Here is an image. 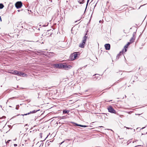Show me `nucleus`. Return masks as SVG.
Segmentation results:
<instances>
[{
  "label": "nucleus",
  "instance_id": "obj_1",
  "mask_svg": "<svg viewBox=\"0 0 147 147\" xmlns=\"http://www.w3.org/2000/svg\"><path fill=\"white\" fill-rule=\"evenodd\" d=\"M79 54V52L74 53L70 56V58L72 60H73L78 57V55Z\"/></svg>",
  "mask_w": 147,
  "mask_h": 147
},
{
  "label": "nucleus",
  "instance_id": "obj_2",
  "mask_svg": "<svg viewBox=\"0 0 147 147\" xmlns=\"http://www.w3.org/2000/svg\"><path fill=\"white\" fill-rule=\"evenodd\" d=\"M87 37L86 36H85L84 38L82 40V43H80L79 45V47L81 48H84V45H85L86 40L87 39Z\"/></svg>",
  "mask_w": 147,
  "mask_h": 147
},
{
  "label": "nucleus",
  "instance_id": "obj_3",
  "mask_svg": "<svg viewBox=\"0 0 147 147\" xmlns=\"http://www.w3.org/2000/svg\"><path fill=\"white\" fill-rule=\"evenodd\" d=\"M54 66L56 68H63V65L61 63L56 64L54 65Z\"/></svg>",
  "mask_w": 147,
  "mask_h": 147
},
{
  "label": "nucleus",
  "instance_id": "obj_4",
  "mask_svg": "<svg viewBox=\"0 0 147 147\" xmlns=\"http://www.w3.org/2000/svg\"><path fill=\"white\" fill-rule=\"evenodd\" d=\"M16 7L17 8H20L22 5V4L21 2H17L15 4Z\"/></svg>",
  "mask_w": 147,
  "mask_h": 147
},
{
  "label": "nucleus",
  "instance_id": "obj_5",
  "mask_svg": "<svg viewBox=\"0 0 147 147\" xmlns=\"http://www.w3.org/2000/svg\"><path fill=\"white\" fill-rule=\"evenodd\" d=\"M108 109L109 110V111L111 113H115L116 111H115L113 109V108L111 107H109L108 108Z\"/></svg>",
  "mask_w": 147,
  "mask_h": 147
},
{
  "label": "nucleus",
  "instance_id": "obj_6",
  "mask_svg": "<svg viewBox=\"0 0 147 147\" xmlns=\"http://www.w3.org/2000/svg\"><path fill=\"white\" fill-rule=\"evenodd\" d=\"M71 65H63V68H64L65 69H68L71 68Z\"/></svg>",
  "mask_w": 147,
  "mask_h": 147
},
{
  "label": "nucleus",
  "instance_id": "obj_7",
  "mask_svg": "<svg viewBox=\"0 0 147 147\" xmlns=\"http://www.w3.org/2000/svg\"><path fill=\"white\" fill-rule=\"evenodd\" d=\"M105 49L107 50H109L110 49V45L109 44H106L105 45Z\"/></svg>",
  "mask_w": 147,
  "mask_h": 147
},
{
  "label": "nucleus",
  "instance_id": "obj_8",
  "mask_svg": "<svg viewBox=\"0 0 147 147\" xmlns=\"http://www.w3.org/2000/svg\"><path fill=\"white\" fill-rule=\"evenodd\" d=\"M11 73L12 74L17 75L18 76L20 75V72H18L17 71H12V72H11Z\"/></svg>",
  "mask_w": 147,
  "mask_h": 147
},
{
  "label": "nucleus",
  "instance_id": "obj_9",
  "mask_svg": "<svg viewBox=\"0 0 147 147\" xmlns=\"http://www.w3.org/2000/svg\"><path fill=\"white\" fill-rule=\"evenodd\" d=\"M39 110H36V111L34 110L32 111H31L30 113H27V114H26L24 115H29V114H31V113H36L37 111H38Z\"/></svg>",
  "mask_w": 147,
  "mask_h": 147
},
{
  "label": "nucleus",
  "instance_id": "obj_10",
  "mask_svg": "<svg viewBox=\"0 0 147 147\" xmlns=\"http://www.w3.org/2000/svg\"><path fill=\"white\" fill-rule=\"evenodd\" d=\"M26 74L24 73H22L21 72H20V75L19 76H21L22 77H24L26 76Z\"/></svg>",
  "mask_w": 147,
  "mask_h": 147
},
{
  "label": "nucleus",
  "instance_id": "obj_11",
  "mask_svg": "<svg viewBox=\"0 0 147 147\" xmlns=\"http://www.w3.org/2000/svg\"><path fill=\"white\" fill-rule=\"evenodd\" d=\"M69 111H67L66 110H64L63 111V113H69Z\"/></svg>",
  "mask_w": 147,
  "mask_h": 147
},
{
  "label": "nucleus",
  "instance_id": "obj_12",
  "mask_svg": "<svg viewBox=\"0 0 147 147\" xmlns=\"http://www.w3.org/2000/svg\"><path fill=\"white\" fill-rule=\"evenodd\" d=\"M134 41V39L133 38H131L130 40V43L133 42Z\"/></svg>",
  "mask_w": 147,
  "mask_h": 147
},
{
  "label": "nucleus",
  "instance_id": "obj_13",
  "mask_svg": "<svg viewBox=\"0 0 147 147\" xmlns=\"http://www.w3.org/2000/svg\"><path fill=\"white\" fill-rule=\"evenodd\" d=\"M76 125L77 126H80V127H87V126H86V125H78V124H76Z\"/></svg>",
  "mask_w": 147,
  "mask_h": 147
},
{
  "label": "nucleus",
  "instance_id": "obj_14",
  "mask_svg": "<svg viewBox=\"0 0 147 147\" xmlns=\"http://www.w3.org/2000/svg\"><path fill=\"white\" fill-rule=\"evenodd\" d=\"M4 7V6L2 4H0V8L1 9H2Z\"/></svg>",
  "mask_w": 147,
  "mask_h": 147
},
{
  "label": "nucleus",
  "instance_id": "obj_15",
  "mask_svg": "<svg viewBox=\"0 0 147 147\" xmlns=\"http://www.w3.org/2000/svg\"><path fill=\"white\" fill-rule=\"evenodd\" d=\"M130 43L129 42H128L127 44L124 47V48H127L128 47V46L130 44Z\"/></svg>",
  "mask_w": 147,
  "mask_h": 147
},
{
  "label": "nucleus",
  "instance_id": "obj_16",
  "mask_svg": "<svg viewBox=\"0 0 147 147\" xmlns=\"http://www.w3.org/2000/svg\"><path fill=\"white\" fill-rule=\"evenodd\" d=\"M126 51H127V49H126V48H125V49L123 50L122 52L125 53V52H126Z\"/></svg>",
  "mask_w": 147,
  "mask_h": 147
},
{
  "label": "nucleus",
  "instance_id": "obj_17",
  "mask_svg": "<svg viewBox=\"0 0 147 147\" xmlns=\"http://www.w3.org/2000/svg\"><path fill=\"white\" fill-rule=\"evenodd\" d=\"M6 117L5 116H3V117H2L0 118V119H4Z\"/></svg>",
  "mask_w": 147,
  "mask_h": 147
},
{
  "label": "nucleus",
  "instance_id": "obj_18",
  "mask_svg": "<svg viewBox=\"0 0 147 147\" xmlns=\"http://www.w3.org/2000/svg\"><path fill=\"white\" fill-rule=\"evenodd\" d=\"M18 106H16V109H18Z\"/></svg>",
  "mask_w": 147,
  "mask_h": 147
},
{
  "label": "nucleus",
  "instance_id": "obj_19",
  "mask_svg": "<svg viewBox=\"0 0 147 147\" xmlns=\"http://www.w3.org/2000/svg\"><path fill=\"white\" fill-rule=\"evenodd\" d=\"M0 20L1 22L2 20H1V17H0Z\"/></svg>",
  "mask_w": 147,
  "mask_h": 147
},
{
  "label": "nucleus",
  "instance_id": "obj_20",
  "mask_svg": "<svg viewBox=\"0 0 147 147\" xmlns=\"http://www.w3.org/2000/svg\"><path fill=\"white\" fill-rule=\"evenodd\" d=\"M14 146H17V145L16 144H14Z\"/></svg>",
  "mask_w": 147,
  "mask_h": 147
},
{
  "label": "nucleus",
  "instance_id": "obj_21",
  "mask_svg": "<svg viewBox=\"0 0 147 147\" xmlns=\"http://www.w3.org/2000/svg\"><path fill=\"white\" fill-rule=\"evenodd\" d=\"M78 2L79 3H80V4H82V2H80L79 1H78Z\"/></svg>",
  "mask_w": 147,
  "mask_h": 147
},
{
  "label": "nucleus",
  "instance_id": "obj_22",
  "mask_svg": "<svg viewBox=\"0 0 147 147\" xmlns=\"http://www.w3.org/2000/svg\"><path fill=\"white\" fill-rule=\"evenodd\" d=\"M10 141V140H8L7 141V143H9V141Z\"/></svg>",
  "mask_w": 147,
  "mask_h": 147
},
{
  "label": "nucleus",
  "instance_id": "obj_23",
  "mask_svg": "<svg viewBox=\"0 0 147 147\" xmlns=\"http://www.w3.org/2000/svg\"><path fill=\"white\" fill-rule=\"evenodd\" d=\"M63 142H64V141H63L60 144H62Z\"/></svg>",
  "mask_w": 147,
  "mask_h": 147
},
{
  "label": "nucleus",
  "instance_id": "obj_24",
  "mask_svg": "<svg viewBox=\"0 0 147 147\" xmlns=\"http://www.w3.org/2000/svg\"><path fill=\"white\" fill-rule=\"evenodd\" d=\"M127 128H128V129H129V128H127Z\"/></svg>",
  "mask_w": 147,
  "mask_h": 147
}]
</instances>
